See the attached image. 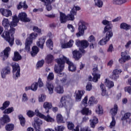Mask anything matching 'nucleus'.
Returning <instances> with one entry per match:
<instances>
[{
  "instance_id": "obj_51",
  "label": "nucleus",
  "mask_w": 131,
  "mask_h": 131,
  "mask_svg": "<svg viewBox=\"0 0 131 131\" xmlns=\"http://www.w3.org/2000/svg\"><path fill=\"white\" fill-rule=\"evenodd\" d=\"M81 106V107H86L88 106V96H85L82 100Z\"/></svg>"
},
{
  "instance_id": "obj_30",
  "label": "nucleus",
  "mask_w": 131,
  "mask_h": 131,
  "mask_svg": "<svg viewBox=\"0 0 131 131\" xmlns=\"http://www.w3.org/2000/svg\"><path fill=\"white\" fill-rule=\"evenodd\" d=\"M104 83L108 88V89H111L114 86V82L112 81L109 80L108 79H105Z\"/></svg>"
},
{
  "instance_id": "obj_3",
  "label": "nucleus",
  "mask_w": 131,
  "mask_h": 131,
  "mask_svg": "<svg viewBox=\"0 0 131 131\" xmlns=\"http://www.w3.org/2000/svg\"><path fill=\"white\" fill-rule=\"evenodd\" d=\"M56 62L58 64L55 65L54 72H55V73H57L58 74V76L60 77H63L64 76V78H67V76L66 74L64 73H62V71L64 70V68L65 67V64H64L63 60H61V61H60V59L57 58L56 59Z\"/></svg>"
},
{
  "instance_id": "obj_33",
  "label": "nucleus",
  "mask_w": 131,
  "mask_h": 131,
  "mask_svg": "<svg viewBox=\"0 0 131 131\" xmlns=\"http://www.w3.org/2000/svg\"><path fill=\"white\" fill-rule=\"evenodd\" d=\"M79 128H80V131H92V129L88 126L81 128L79 126H77L75 129H73L72 131H79Z\"/></svg>"
},
{
  "instance_id": "obj_7",
  "label": "nucleus",
  "mask_w": 131,
  "mask_h": 131,
  "mask_svg": "<svg viewBox=\"0 0 131 131\" xmlns=\"http://www.w3.org/2000/svg\"><path fill=\"white\" fill-rule=\"evenodd\" d=\"M117 110H118V106L117 104H115L114 105V107L110 110V113L111 114V115H112V120L111 122L110 125L109 126L110 128H114L115 124H116V121L115 120V118L114 116L117 114Z\"/></svg>"
},
{
  "instance_id": "obj_9",
  "label": "nucleus",
  "mask_w": 131,
  "mask_h": 131,
  "mask_svg": "<svg viewBox=\"0 0 131 131\" xmlns=\"http://www.w3.org/2000/svg\"><path fill=\"white\" fill-rule=\"evenodd\" d=\"M78 26L79 32L76 34V35L77 37H80L84 34V30H86V27L84 21L81 20L79 21Z\"/></svg>"
},
{
  "instance_id": "obj_34",
  "label": "nucleus",
  "mask_w": 131,
  "mask_h": 131,
  "mask_svg": "<svg viewBox=\"0 0 131 131\" xmlns=\"http://www.w3.org/2000/svg\"><path fill=\"white\" fill-rule=\"evenodd\" d=\"M39 52V49L37 46H33L32 48V51L31 52V55L32 57L35 56V55L37 54V53Z\"/></svg>"
},
{
  "instance_id": "obj_57",
  "label": "nucleus",
  "mask_w": 131,
  "mask_h": 131,
  "mask_svg": "<svg viewBox=\"0 0 131 131\" xmlns=\"http://www.w3.org/2000/svg\"><path fill=\"white\" fill-rule=\"evenodd\" d=\"M87 41H88V42L89 41V42H95L96 41V37H95V36L91 35L88 37Z\"/></svg>"
},
{
  "instance_id": "obj_31",
  "label": "nucleus",
  "mask_w": 131,
  "mask_h": 131,
  "mask_svg": "<svg viewBox=\"0 0 131 131\" xmlns=\"http://www.w3.org/2000/svg\"><path fill=\"white\" fill-rule=\"evenodd\" d=\"M73 58L75 60H79L81 56H82L79 51L77 50H75L73 52Z\"/></svg>"
},
{
  "instance_id": "obj_64",
  "label": "nucleus",
  "mask_w": 131,
  "mask_h": 131,
  "mask_svg": "<svg viewBox=\"0 0 131 131\" xmlns=\"http://www.w3.org/2000/svg\"><path fill=\"white\" fill-rule=\"evenodd\" d=\"M27 115L29 117H33V116L35 115V113L33 111L29 110L27 111Z\"/></svg>"
},
{
  "instance_id": "obj_54",
  "label": "nucleus",
  "mask_w": 131,
  "mask_h": 131,
  "mask_svg": "<svg viewBox=\"0 0 131 131\" xmlns=\"http://www.w3.org/2000/svg\"><path fill=\"white\" fill-rule=\"evenodd\" d=\"M46 98L47 96H46V95L43 94H40L38 97V101L39 102H45V101H46Z\"/></svg>"
},
{
  "instance_id": "obj_29",
  "label": "nucleus",
  "mask_w": 131,
  "mask_h": 131,
  "mask_svg": "<svg viewBox=\"0 0 131 131\" xmlns=\"http://www.w3.org/2000/svg\"><path fill=\"white\" fill-rule=\"evenodd\" d=\"M120 28L127 31V30H129L131 29V26L130 25H128L125 23H123L120 24Z\"/></svg>"
},
{
  "instance_id": "obj_47",
  "label": "nucleus",
  "mask_w": 131,
  "mask_h": 131,
  "mask_svg": "<svg viewBox=\"0 0 131 131\" xmlns=\"http://www.w3.org/2000/svg\"><path fill=\"white\" fill-rule=\"evenodd\" d=\"M60 84L61 85H66L67 86L69 85V81H67V77L63 78L62 79L60 80Z\"/></svg>"
},
{
  "instance_id": "obj_13",
  "label": "nucleus",
  "mask_w": 131,
  "mask_h": 131,
  "mask_svg": "<svg viewBox=\"0 0 131 131\" xmlns=\"http://www.w3.org/2000/svg\"><path fill=\"white\" fill-rule=\"evenodd\" d=\"M103 32V33H105V37H104L108 40H110V39L113 37L112 29H107V27H104Z\"/></svg>"
},
{
  "instance_id": "obj_24",
  "label": "nucleus",
  "mask_w": 131,
  "mask_h": 131,
  "mask_svg": "<svg viewBox=\"0 0 131 131\" xmlns=\"http://www.w3.org/2000/svg\"><path fill=\"white\" fill-rule=\"evenodd\" d=\"M46 37H41L39 38L36 42L37 46L41 49H43V45H45V42H46Z\"/></svg>"
},
{
  "instance_id": "obj_43",
  "label": "nucleus",
  "mask_w": 131,
  "mask_h": 131,
  "mask_svg": "<svg viewBox=\"0 0 131 131\" xmlns=\"http://www.w3.org/2000/svg\"><path fill=\"white\" fill-rule=\"evenodd\" d=\"M52 107H53V105H52V103L51 102H44L43 104V107L47 110H50L51 109V108H52Z\"/></svg>"
},
{
  "instance_id": "obj_63",
  "label": "nucleus",
  "mask_w": 131,
  "mask_h": 131,
  "mask_svg": "<svg viewBox=\"0 0 131 131\" xmlns=\"http://www.w3.org/2000/svg\"><path fill=\"white\" fill-rule=\"evenodd\" d=\"M33 41L30 38H27L26 40L25 45L27 46H31L33 43Z\"/></svg>"
},
{
  "instance_id": "obj_32",
  "label": "nucleus",
  "mask_w": 131,
  "mask_h": 131,
  "mask_svg": "<svg viewBox=\"0 0 131 131\" xmlns=\"http://www.w3.org/2000/svg\"><path fill=\"white\" fill-rule=\"evenodd\" d=\"M76 15V12L74 11V9H72L69 15L67 16L68 20L73 21L74 20V16Z\"/></svg>"
},
{
  "instance_id": "obj_2",
  "label": "nucleus",
  "mask_w": 131,
  "mask_h": 131,
  "mask_svg": "<svg viewBox=\"0 0 131 131\" xmlns=\"http://www.w3.org/2000/svg\"><path fill=\"white\" fill-rule=\"evenodd\" d=\"M59 108L64 107L67 116H69L70 110L72 108V100L67 96H63L60 99V102L58 104Z\"/></svg>"
},
{
  "instance_id": "obj_38",
  "label": "nucleus",
  "mask_w": 131,
  "mask_h": 131,
  "mask_svg": "<svg viewBox=\"0 0 131 131\" xmlns=\"http://www.w3.org/2000/svg\"><path fill=\"white\" fill-rule=\"evenodd\" d=\"M97 103H98V101L96 100V99L94 96H91L89 98V100L88 101V105H89V106H93L94 104H97Z\"/></svg>"
},
{
  "instance_id": "obj_23",
  "label": "nucleus",
  "mask_w": 131,
  "mask_h": 131,
  "mask_svg": "<svg viewBox=\"0 0 131 131\" xmlns=\"http://www.w3.org/2000/svg\"><path fill=\"white\" fill-rule=\"evenodd\" d=\"M0 12L3 16L7 18L12 16V11L9 9L1 8L0 9Z\"/></svg>"
},
{
  "instance_id": "obj_35",
  "label": "nucleus",
  "mask_w": 131,
  "mask_h": 131,
  "mask_svg": "<svg viewBox=\"0 0 131 131\" xmlns=\"http://www.w3.org/2000/svg\"><path fill=\"white\" fill-rule=\"evenodd\" d=\"M10 104H11V102L9 101H5L3 104L2 106L0 107V110L1 111H4L5 109H7L9 106H10Z\"/></svg>"
},
{
  "instance_id": "obj_52",
  "label": "nucleus",
  "mask_w": 131,
  "mask_h": 131,
  "mask_svg": "<svg viewBox=\"0 0 131 131\" xmlns=\"http://www.w3.org/2000/svg\"><path fill=\"white\" fill-rule=\"evenodd\" d=\"M55 91L58 94H63L64 93V89L60 85L57 86L55 89Z\"/></svg>"
},
{
  "instance_id": "obj_49",
  "label": "nucleus",
  "mask_w": 131,
  "mask_h": 131,
  "mask_svg": "<svg viewBox=\"0 0 131 131\" xmlns=\"http://www.w3.org/2000/svg\"><path fill=\"white\" fill-rule=\"evenodd\" d=\"M14 124H8L5 126V129L7 131H12L14 130Z\"/></svg>"
},
{
  "instance_id": "obj_60",
  "label": "nucleus",
  "mask_w": 131,
  "mask_h": 131,
  "mask_svg": "<svg viewBox=\"0 0 131 131\" xmlns=\"http://www.w3.org/2000/svg\"><path fill=\"white\" fill-rule=\"evenodd\" d=\"M37 37V34L35 33H32L30 34L29 37H28L30 39L33 40V39H35Z\"/></svg>"
},
{
  "instance_id": "obj_48",
  "label": "nucleus",
  "mask_w": 131,
  "mask_h": 131,
  "mask_svg": "<svg viewBox=\"0 0 131 131\" xmlns=\"http://www.w3.org/2000/svg\"><path fill=\"white\" fill-rule=\"evenodd\" d=\"M31 88L33 92H36V91H37V89L38 88V84H37V82H34L31 84Z\"/></svg>"
},
{
  "instance_id": "obj_55",
  "label": "nucleus",
  "mask_w": 131,
  "mask_h": 131,
  "mask_svg": "<svg viewBox=\"0 0 131 131\" xmlns=\"http://www.w3.org/2000/svg\"><path fill=\"white\" fill-rule=\"evenodd\" d=\"M46 45L47 47H48V48H50V49H51V50H52L53 49L52 48H53V41H52V40H51V39H49L47 41H46Z\"/></svg>"
},
{
  "instance_id": "obj_39",
  "label": "nucleus",
  "mask_w": 131,
  "mask_h": 131,
  "mask_svg": "<svg viewBox=\"0 0 131 131\" xmlns=\"http://www.w3.org/2000/svg\"><path fill=\"white\" fill-rule=\"evenodd\" d=\"M81 113L83 115H91L92 114V111L86 107H84L81 111Z\"/></svg>"
},
{
  "instance_id": "obj_37",
  "label": "nucleus",
  "mask_w": 131,
  "mask_h": 131,
  "mask_svg": "<svg viewBox=\"0 0 131 131\" xmlns=\"http://www.w3.org/2000/svg\"><path fill=\"white\" fill-rule=\"evenodd\" d=\"M15 111V109L13 107H10L7 108H5V110L3 111L4 114H11V113H13Z\"/></svg>"
},
{
  "instance_id": "obj_45",
  "label": "nucleus",
  "mask_w": 131,
  "mask_h": 131,
  "mask_svg": "<svg viewBox=\"0 0 131 131\" xmlns=\"http://www.w3.org/2000/svg\"><path fill=\"white\" fill-rule=\"evenodd\" d=\"M56 120L58 123H64V120H63V117L60 114H58L56 116Z\"/></svg>"
},
{
  "instance_id": "obj_11",
  "label": "nucleus",
  "mask_w": 131,
  "mask_h": 131,
  "mask_svg": "<svg viewBox=\"0 0 131 131\" xmlns=\"http://www.w3.org/2000/svg\"><path fill=\"white\" fill-rule=\"evenodd\" d=\"M121 57L119 59V62L121 63V64H124L126 61L130 60V56L127 55L126 51L122 52L121 53Z\"/></svg>"
},
{
  "instance_id": "obj_61",
  "label": "nucleus",
  "mask_w": 131,
  "mask_h": 131,
  "mask_svg": "<svg viewBox=\"0 0 131 131\" xmlns=\"http://www.w3.org/2000/svg\"><path fill=\"white\" fill-rule=\"evenodd\" d=\"M37 84H38V86L39 88H43V82H42V80L41 79V78H39L38 81L37 82Z\"/></svg>"
},
{
  "instance_id": "obj_40",
  "label": "nucleus",
  "mask_w": 131,
  "mask_h": 131,
  "mask_svg": "<svg viewBox=\"0 0 131 131\" xmlns=\"http://www.w3.org/2000/svg\"><path fill=\"white\" fill-rule=\"evenodd\" d=\"M21 58L22 57H21V55L18 53V52H14V56L12 58L13 61H19V60H20Z\"/></svg>"
},
{
  "instance_id": "obj_12",
  "label": "nucleus",
  "mask_w": 131,
  "mask_h": 131,
  "mask_svg": "<svg viewBox=\"0 0 131 131\" xmlns=\"http://www.w3.org/2000/svg\"><path fill=\"white\" fill-rule=\"evenodd\" d=\"M10 53H11V48L10 47H6L3 52L0 53V57L2 58L3 61H5V60L9 58Z\"/></svg>"
},
{
  "instance_id": "obj_27",
  "label": "nucleus",
  "mask_w": 131,
  "mask_h": 131,
  "mask_svg": "<svg viewBox=\"0 0 131 131\" xmlns=\"http://www.w3.org/2000/svg\"><path fill=\"white\" fill-rule=\"evenodd\" d=\"M67 20H68L67 16H66L64 13L62 12H60V19L59 21H60V23H66L67 22Z\"/></svg>"
},
{
  "instance_id": "obj_4",
  "label": "nucleus",
  "mask_w": 131,
  "mask_h": 131,
  "mask_svg": "<svg viewBox=\"0 0 131 131\" xmlns=\"http://www.w3.org/2000/svg\"><path fill=\"white\" fill-rule=\"evenodd\" d=\"M58 59L60 60V61H63L64 65L65 64V62H66L67 64L69 65V71L74 72V71L76 70V66L72 62L70 61V60H69V58L66 57L65 56L63 55V54H60Z\"/></svg>"
},
{
  "instance_id": "obj_8",
  "label": "nucleus",
  "mask_w": 131,
  "mask_h": 131,
  "mask_svg": "<svg viewBox=\"0 0 131 131\" xmlns=\"http://www.w3.org/2000/svg\"><path fill=\"white\" fill-rule=\"evenodd\" d=\"M12 67V72L13 74V78L14 79H18L20 77V66L17 62H14L11 64Z\"/></svg>"
},
{
  "instance_id": "obj_16",
  "label": "nucleus",
  "mask_w": 131,
  "mask_h": 131,
  "mask_svg": "<svg viewBox=\"0 0 131 131\" xmlns=\"http://www.w3.org/2000/svg\"><path fill=\"white\" fill-rule=\"evenodd\" d=\"M0 121L1 125H5L6 123H8L11 121V119H10V116L9 115L5 114L3 116L0 118Z\"/></svg>"
},
{
  "instance_id": "obj_44",
  "label": "nucleus",
  "mask_w": 131,
  "mask_h": 131,
  "mask_svg": "<svg viewBox=\"0 0 131 131\" xmlns=\"http://www.w3.org/2000/svg\"><path fill=\"white\" fill-rule=\"evenodd\" d=\"M18 118L20 121V125H21V126H25L26 121L24 117H23L22 115H20L18 116Z\"/></svg>"
},
{
  "instance_id": "obj_58",
  "label": "nucleus",
  "mask_w": 131,
  "mask_h": 131,
  "mask_svg": "<svg viewBox=\"0 0 131 131\" xmlns=\"http://www.w3.org/2000/svg\"><path fill=\"white\" fill-rule=\"evenodd\" d=\"M131 113H126L124 116L122 117V120H126V119H128L129 117H130Z\"/></svg>"
},
{
  "instance_id": "obj_42",
  "label": "nucleus",
  "mask_w": 131,
  "mask_h": 131,
  "mask_svg": "<svg viewBox=\"0 0 131 131\" xmlns=\"http://www.w3.org/2000/svg\"><path fill=\"white\" fill-rule=\"evenodd\" d=\"M95 112L97 114H103V107H102V105L100 104L97 105Z\"/></svg>"
},
{
  "instance_id": "obj_20",
  "label": "nucleus",
  "mask_w": 131,
  "mask_h": 131,
  "mask_svg": "<svg viewBox=\"0 0 131 131\" xmlns=\"http://www.w3.org/2000/svg\"><path fill=\"white\" fill-rule=\"evenodd\" d=\"M46 86L48 90L49 94L52 95L54 93V84L51 81H47Z\"/></svg>"
},
{
  "instance_id": "obj_1",
  "label": "nucleus",
  "mask_w": 131,
  "mask_h": 131,
  "mask_svg": "<svg viewBox=\"0 0 131 131\" xmlns=\"http://www.w3.org/2000/svg\"><path fill=\"white\" fill-rule=\"evenodd\" d=\"M19 22V18L17 17V15L12 16V21L10 23L8 18H4L2 25L5 27V30H8L10 27V31L12 33H15V29L13 27L17 26V24Z\"/></svg>"
},
{
  "instance_id": "obj_25",
  "label": "nucleus",
  "mask_w": 131,
  "mask_h": 131,
  "mask_svg": "<svg viewBox=\"0 0 131 131\" xmlns=\"http://www.w3.org/2000/svg\"><path fill=\"white\" fill-rule=\"evenodd\" d=\"M90 121L91 127L95 128L96 124L99 122V120H98L97 117H93L92 119H90Z\"/></svg>"
},
{
  "instance_id": "obj_62",
  "label": "nucleus",
  "mask_w": 131,
  "mask_h": 131,
  "mask_svg": "<svg viewBox=\"0 0 131 131\" xmlns=\"http://www.w3.org/2000/svg\"><path fill=\"white\" fill-rule=\"evenodd\" d=\"M34 113L37 116L40 117V118H42L43 116V114L40 113L38 109L35 110Z\"/></svg>"
},
{
  "instance_id": "obj_22",
  "label": "nucleus",
  "mask_w": 131,
  "mask_h": 131,
  "mask_svg": "<svg viewBox=\"0 0 131 131\" xmlns=\"http://www.w3.org/2000/svg\"><path fill=\"white\" fill-rule=\"evenodd\" d=\"M122 72V71L121 69H115L113 72V74L111 76V77L113 79L116 80L119 78V74Z\"/></svg>"
},
{
  "instance_id": "obj_41",
  "label": "nucleus",
  "mask_w": 131,
  "mask_h": 131,
  "mask_svg": "<svg viewBox=\"0 0 131 131\" xmlns=\"http://www.w3.org/2000/svg\"><path fill=\"white\" fill-rule=\"evenodd\" d=\"M46 60L49 64L52 63L54 60V56L52 54H48L46 57Z\"/></svg>"
},
{
  "instance_id": "obj_56",
  "label": "nucleus",
  "mask_w": 131,
  "mask_h": 131,
  "mask_svg": "<svg viewBox=\"0 0 131 131\" xmlns=\"http://www.w3.org/2000/svg\"><path fill=\"white\" fill-rule=\"evenodd\" d=\"M54 73L50 72L47 76V81H51V80H54Z\"/></svg>"
},
{
  "instance_id": "obj_46",
  "label": "nucleus",
  "mask_w": 131,
  "mask_h": 131,
  "mask_svg": "<svg viewBox=\"0 0 131 131\" xmlns=\"http://www.w3.org/2000/svg\"><path fill=\"white\" fill-rule=\"evenodd\" d=\"M108 41H109V40L104 37L99 41L98 43L100 46H105Z\"/></svg>"
},
{
  "instance_id": "obj_10",
  "label": "nucleus",
  "mask_w": 131,
  "mask_h": 131,
  "mask_svg": "<svg viewBox=\"0 0 131 131\" xmlns=\"http://www.w3.org/2000/svg\"><path fill=\"white\" fill-rule=\"evenodd\" d=\"M74 41L70 39L68 42H65V40H61L60 41V45L61 49H70L73 47Z\"/></svg>"
},
{
  "instance_id": "obj_5",
  "label": "nucleus",
  "mask_w": 131,
  "mask_h": 131,
  "mask_svg": "<svg viewBox=\"0 0 131 131\" xmlns=\"http://www.w3.org/2000/svg\"><path fill=\"white\" fill-rule=\"evenodd\" d=\"M7 30H5L3 34L1 35V36L6 41H8L10 46L12 47L14 45V37L12 36L14 33H12V31L11 32V31L8 32Z\"/></svg>"
},
{
  "instance_id": "obj_59",
  "label": "nucleus",
  "mask_w": 131,
  "mask_h": 131,
  "mask_svg": "<svg viewBox=\"0 0 131 131\" xmlns=\"http://www.w3.org/2000/svg\"><path fill=\"white\" fill-rule=\"evenodd\" d=\"M27 101H28V97H27V94H26V93H24L22 96L21 102H23V103H25V102H27Z\"/></svg>"
},
{
  "instance_id": "obj_21",
  "label": "nucleus",
  "mask_w": 131,
  "mask_h": 131,
  "mask_svg": "<svg viewBox=\"0 0 131 131\" xmlns=\"http://www.w3.org/2000/svg\"><path fill=\"white\" fill-rule=\"evenodd\" d=\"M10 73H11V68L9 67H6L2 70L1 76L3 78H6V76Z\"/></svg>"
},
{
  "instance_id": "obj_28",
  "label": "nucleus",
  "mask_w": 131,
  "mask_h": 131,
  "mask_svg": "<svg viewBox=\"0 0 131 131\" xmlns=\"http://www.w3.org/2000/svg\"><path fill=\"white\" fill-rule=\"evenodd\" d=\"M17 8L18 10H20V9H22V8L24 10H27L28 9V6L26 5V1H24V2H19L17 6Z\"/></svg>"
},
{
  "instance_id": "obj_50",
  "label": "nucleus",
  "mask_w": 131,
  "mask_h": 131,
  "mask_svg": "<svg viewBox=\"0 0 131 131\" xmlns=\"http://www.w3.org/2000/svg\"><path fill=\"white\" fill-rule=\"evenodd\" d=\"M125 3H126V0H114L113 1L114 5H122Z\"/></svg>"
},
{
  "instance_id": "obj_36",
  "label": "nucleus",
  "mask_w": 131,
  "mask_h": 131,
  "mask_svg": "<svg viewBox=\"0 0 131 131\" xmlns=\"http://www.w3.org/2000/svg\"><path fill=\"white\" fill-rule=\"evenodd\" d=\"M41 119H44V120H45L47 122H54L55 121V119L51 117V116H50V115H48L47 116L43 115V116L42 117Z\"/></svg>"
},
{
  "instance_id": "obj_15",
  "label": "nucleus",
  "mask_w": 131,
  "mask_h": 131,
  "mask_svg": "<svg viewBox=\"0 0 131 131\" xmlns=\"http://www.w3.org/2000/svg\"><path fill=\"white\" fill-rule=\"evenodd\" d=\"M40 1L42 3H44L47 11H49L52 10V4L55 2V0H40Z\"/></svg>"
},
{
  "instance_id": "obj_17",
  "label": "nucleus",
  "mask_w": 131,
  "mask_h": 131,
  "mask_svg": "<svg viewBox=\"0 0 131 131\" xmlns=\"http://www.w3.org/2000/svg\"><path fill=\"white\" fill-rule=\"evenodd\" d=\"M93 73H92L93 75V82H97L98 80L100 79V77H101V75L100 74L97 73V71H98V67H96L95 68L93 69Z\"/></svg>"
},
{
  "instance_id": "obj_19",
  "label": "nucleus",
  "mask_w": 131,
  "mask_h": 131,
  "mask_svg": "<svg viewBox=\"0 0 131 131\" xmlns=\"http://www.w3.org/2000/svg\"><path fill=\"white\" fill-rule=\"evenodd\" d=\"M84 95V91H76L75 93V99L77 102H80L81 101V98Z\"/></svg>"
},
{
  "instance_id": "obj_14",
  "label": "nucleus",
  "mask_w": 131,
  "mask_h": 131,
  "mask_svg": "<svg viewBox=\"0 0 131 131\" xmlns=\"http://www.w3.org/2000/svg\"><path fill=\"white\" fill-rule=\"evenodd\" d=\"M18 18L22 22H30V18L27 17V14L25 12L19 13Z\"/></svg>"
},
{
  "instance_id": "obj_26",
  "label": "nucleus",
  "mask_w": 131,
  "mask_h": 131,
  "mask_svg": "<svg viewBox=\"0 0 131 131\" xmlns=\"http://www.w3.org/2000/svg\"><path fill=\"white\" fill-rule=\"evenodd\" d=\"M102 24L103 25H105L104 27H106L107 29H112L113 28V25H112V23H111V21H109L106 19H104L102 21Z\"/></svg>"
},
{
  "instance_id": "obj_53",
  "label": "nucleus",
  "mask_w": 131,
  "mask_h": 131,
  "mask_svg": "<svg viewBox=\"0 0 131 131\" xmlns=\"http://www.w3.org/2000/svg\"><path fill=\"white\" fill-rule=\"evenodd\" d=\"M95 5L98 8H101L103 6V2L102 0H94Z\"/></svg>"
},
{
  "instance_id": "obj_6",
  "label": "nucleus",
  "mask_w": 131,
  "mask_h": 131,
  "mask_svg": "<svg viewBox=\"0 0 131 131\" xmlns=\"http://www.w3.org/2000/svg\"><path fill=\"white\" fill-rule=\"evenodd\" d=\"M75 44L77 47L79 48V50L81 53H85V50L84 49H86L88 48L89 46H90V43L88 40H79L77 39L75 41Z\"/></svg>"
},
{
  "instance_id": "obj_18",
  "label": "nucleus",
  "mask_w": 131,
  "mask_h": 131,
  "mask_svg": "<svg viewBox=\"0 0 131 131\" xmlns=\"http://www.w3.org/2000/svg\"><path fill=\"white\" fill-rule=\"evenodd\" d=\"M34 127L36 130H39L40 129V125L42 124V121L38 119V118H34Z\"/></svg>"
}]
</instances>
